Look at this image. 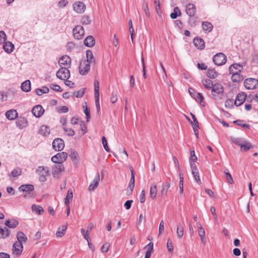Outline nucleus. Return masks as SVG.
<instances>
[{"label":"nucleus","instance_id":"nucleus-47","mask_svg":"<svg viewBox=\"0 0 258 258\" xmlns=\"http://www.w3.org/2000/svg\"><path fill=\"white\" fill-rule=\"evenodd\" d=\"M36 172L39 174H42L43 173L49 174V171L48 167L44 166H39L36 169Z\"/></svg>","mask_w":258,"mask_h":258},{"label":"nucleus","instance_id":"nucleus-14","mask_svg":"<svg viewBox=\"0 0 258 258\" xmlns=\"http://www.w3.org/2000/svg\"><path fill=\"white\" fill-rule=\"evenodd\" d=\"M193 42L194 43L195 47H197L198 49L202 50L205 48V41L201 37H195L193 40Z\"/></svg>","mask_w":258,"mask_h":258},{"label":"nucleus","instance_id":"nucleus-60","mask_svg":"<svg viewBox=\"0 0 258 258\" xmlns=\"http://www.w3.org/2000/svg\"><path fill=\"white\" fill-rule=\"evenodd\" d=\"M84 113L86 115V120L87 122L89 121V120L90 119V109L88 107L86 106V108L84 110Z\"/></svg>","mask_w":258,"mask_h":258},{"label":"nucleus","instance_id":"nucleus-41","mask_svg":"<svg viewBox=\"0 0 258 258\" xmlns=\"http://www.w3.org/2000/svg\"><path fill=\"white\" fill-rule=\"evenodd\" d=\"M87 60L85 61L88 63L95 62V59L94 58L92 52L90 50H87L86 51Z\"/></svg>","mask_w":258,"mask_h":258},{"label":"nucleus","instance_id":"nucleus-43","mask_svg":"<svg viewBox=\"0 0 258 258\" xmlns=\"http://www.w3.org/2000/svg\"><path fill=\"white\" fill-rule=\"evenodd\" d=\"M202 84L207 89H212L214 86L213 82L210 79H205L202 80Z\"/></svg>","mask_w":258,"mask_h":258},{"label":"nucleus","instance_id":"nucleus-38","mask_svg":"<svg viewBox=\"0 0 258 258\" xmlns=\"http://www.w3.org/2000/svg\"><path fill=\"white\" fill-rule=\"evenodd\" d=\"M5 225L11 228H14L18 225L19 222L18 221L12 219V220H7L5 223Z\"/></svg>","mask_w":258,"mask_h":258},{"label":"nucleus","instance_id":"nucleus-62","mask_svg":"<svg viewBox=\"0 0 258 258\" xmlns=\"http://www.w3.org/2000/svg\"><path fill=\"white\" fill-rule=\"evenodd\" d=\"M50 88L51 89L57 91V92H61L62 90L61 89L59 85H55V84H51L50 85Z\"/></svg>","mask_w":258,"mask_h":258},{"label":"nucleus","instance_id":"nucleus-4","mask_svg":"<svg viewBox=\"0 0 258 258\" xmlns=\"http://www.w3.org/2000/svg\"><path fill=\"white\" fill-rule=\"evenodd\" d=\"M56 164L52 168V174L54 177H58L62 172L64 170V167L63 163L61 162L55 163Z\"/></svg>","mask_w":258,"mask_h":258},{"label":"nucleus","instance_id":"nucleus-46","mask_svg":"<svg viewBox=\"0 0 258 258\" xmlns=\"http://www.w3.org/2000/svg\"><path fill=\"white\" fill-rule=\"evenodd\" d=\"M181 14L179 8L176 7L174 8L173 12L170 14V17L173 19H175L177 16H180Z\"/></svg>","mask_w":258,"mask_h":258},{"label":"nucleus","instance_id":"nucleus-45","mask_svg":"<svg viewBox=\"0 0 258 258\" xmlns=\"http://www.w3.org/2000/svg\"><path fill=\"white\" fill-rule=\"evenodd\" d=\"M207 75L211 79H215L218 76V74L214 69H209L207 71Z\"/></svg>","mask_w":258,"mask_h":258},{"label":"nucleus","instance_id":"nucleus-32","mask_svg":"<svg viewBox=\"0 0 258 258\" xmlns=\"http://www.w3.org/2000/svg\"><path fill=\"white\" fill-rule=\"evenodd\" d=\"M232 75L231 80L233 82H238L242 80V76L240 75V73L231 72L230 73Z\"/></svg>","mask_w":258,"mask_h":258},{"label":"nucleus","instance_id":"nucleus-55","mask_svg":"<svg viewBox=\"0 0 258 258\" xmlns=\"http://www.w3.org/2000/svg\"><path fill=\"white\" fill-rule=\"evenodd\" d=\"M102 144L104 149L107 152H110V149L107 145V140L105 137H103L102 138Z\"/></svg>","mask_w":258,"mask_h":258},{"label":"nucleus","instance_id":"nucleus-61","mask_svg":"<svg viewBox=\"0 0 258 258\" xmlns=\"http://www.w3.org/2000/svg\"><path fill=\"white\" fill-rule=\"evenodd\" d=\"M85 93V89H81L74 93V95L77 98L82 97Z\"/></svg>","mask_w":258,"mask_h":258},{"label":"nucleus","instance_id":"nucleus-16","mask_svg":"<svg viewBox=\"0 0 258 258\" xmlns=\"http://www.w3.org/2000/svg\"><path fill=\"white\" fill-rule=\"evenodd\" d=\"M100 181V175L99 172H97L96 175L88 187L89 191L94 190L98 185Z\"/></svg>","mask_w":258,"mask_h":258},{"label":"nucleus","instance_id":"nucleus-23","mask_svg":"<svg viewBox=\"0 0 258 258\" xmlns=\"http://www.w3.org/2000/svg\"><path fill=\"white\" fill-rule=\"evenodd\" d=\"M6 117L11 120L15 119L18 117V113L16 110L11 109L6 113Z\"/></svg>","mask_w":258,"mask_h":258},{"label":"nucleus","instance_id":"nucleus-21","mask_svg":"<svg viewBox=\"0 0 258 258\" xmlns=\"http://www.w3.org/2000/svg\"><path fill=\"white\" fill-rule=\"evenodd\" d=\"M16 126L20 129L25 127L27 125V120L25 117H20L16 122Z\"/></svg>","mask_w":258,"mask_h":258},{"label":"nucleus","instance_id":"nucleus-20","mask_svg":"<svg viewBox=\"0 0 258 258\" xmlns=\"http://www.w3.org/2000/svg\"><path fill=\"white\" fill-rule=\"evenodd\" d=\"M58 62L61 67L62 65L69 66L70 67L71 63V59L68 55H63L59 58Z\"/></svg>","mask_w":258,"mask_h":258},{"label":"nucleus","instance_id":"nucleus-33","mask_svg":"<svg viewBox=\"0 0 258 258\" xmlns=\"http://www.w3.org/2000/svg\"><path fill=\"white\" fill-rule=\"evenodd\" d=\"M202 28L205 32H210L212 31L213 26L210 22L206 21L202 23Z\"/></svg>","mask_w":258,"mask_h":258},{"label":"nucleus","instance_id":"nucleus-42","mask_svg":"<svg viewBox=\"0 0 258 258\" xmlns=\"http://www.w3.org/2000/svg\"><path fill=\"white\" fill-rule=\"evenodd\" d=\"M32 211L38 215H41L44 212L41 206L34 204L32 206Z\"/></svg>","mask_w":258,"mask_h":258},{"label":"nucleus","instance_id":"nucleus-44","mask_svg":"<svg viewBox=\"0 0 258 258\" xmlns=\"http://www.w3.org/2000/svg\"><path fill=\"white\" fill-rule=\"evenodd\" d=\"M49 91V90L48 87L46 86H43L42 89L37 88L35 89V92L37 95L41 96L43 94L47 93Z\"/></svg>","mask_w":258,"mask_h":258},{"label":"nucleus","instance_id":"nucleus-22","mask_svg":"<svg viewBox=\"0 0 258 258\" xmlns=\"http://www.w3.org/2000/svg\"><path fill=\"white\" fill-rule=\"evenodd\" d=\"M243 70V67L241 65L238 63H234L231 65L229 68V73L231 72L240 73Z\"/></svg>","mask_w":258,"mask_h":258},{"label":"nucleus","instance_id":"nucleus-18","mask_svg":"<svg viewBox=\"0 0 258 258\" xmlns=\"http://www.w3.org/2000/svg\"><path fill=\"white\" fill-rule=\"evenodd\" d=\"M186 13L189 17H192L196 13V8L193 4L189 3L186 5Z\"/></svg>","mask_w":258,"mask_h":258},{"label":"nucleus","instance_id":"nucleus-3","mask_svg":"<svg viewBox=\"0 0 258 258\" xmlns=\"http://www.w3.org/2000/svg\"><path fill=\"white\" fill-rule=\"evenodd\" d=\"M56 76L60 80H66L70 77V72L67 68L61 67L56 72Z\"/></svg>","mask_w":258,"mask_h":258},{"label":"nucleus","instance_id":"nucleus-64","mask_svg":"<svg viewBox=\"0 0 258 258\" xmlns=\"http://www.w3.org/2000/svg\"><path fill=\"white\" fill-rule=\"evenodd\" d=\"M146 200L145 191L144 190H142L140 196V202L141 203L145 202Z\"/></svg>","mask_w":258,"mask_h":258},{"label":"nucleus","instance_id":"nucleus-53","mask_svg":"<svg viewBox=\"0 0 258 258\" xmlns=\"http://www.w3.org/2000/svg\"><path fill=\"white\" fill-rule=\"evenodd\" d=\"M81 23L84 25H89L91 23V20L88 16H83L81 19Z\"/></svg>","mask_w":258,"mask_h":258},{"label":"nucleus","instance_id":"nucleus-37","mask_svg":"<svg viewBox=\"0 0 258 258\" xmlns=\"http://www.w3.org/2000/svg\"><path fill=\"white\" fill-rule=\"evenodd\" d=\"M73 198V192L72 189H69L68 191L67 195L64 199V204L66 206H68L70 204L71 200Z\"/></svg>","mask_w":258,"mask_h":258},{"label":"nucleus","instance_id":"nucleus-51","mask_svg":"<svg viewBox=\"0 0 258 258\" xmlns=\"http://www.w3.org/2000/svg\"><path fill=\"white\" fill-rule=\"evenodd\" d=\"M243 120L238 119V120L234 121L233 123L238 125L242 126L243 128H247V129L249 128V127H250L249 125L247 124H245V123H243Z\"/></svg>","mask_w":258,"mask_h":258},{"label":"nucleus","instance_id":"nucleus-48","mask_svg":"<svg viewBox=\"0 0 258 258\" xmlns=\"http://www.w3.org/2000/svg\"><path fill=\"white\" fill-rule=\"evenodd\" d=\"M94 95L95 97H99V83L97 80L94 81Z\"/></svg>","mask_w":258,"mask_h":258},{"label":"nucleus","instance_id":"nucleus-34","mask_svg":"<svg viewBox=\"0 0 258 258\" xmlns=\"http://www.w3.org/2000/svg\"><path fill=\"white\" fill-rule=\"evenodd\" d=\"M189 160L190 167L196 166L195 162L197 160V157L195 155L194 150L190 151Z\"/></svg>","mask_w":258,"mask_h":258},{"label":"nucleus","instance_id":"nucleus-10","mask_svg":"<svg viewBox=\"0 0 258 258\" xmlns=\"http://www.w3.org/2000/svg\"><path fill=\"white\" fill-rule=\"evenodd\" d=\"M188 92L190 95L194 98L197 102H199L201 105L204 99V97L201 93H197L194 89L189 88Z\"/></svg>","mask_w":258,"mask_h":258},{"label":"nucleus","instance_id":"nucleus-35","mask_svg":"<svg viewBox=\"0 0 258 258\" xmlns=\"http://www.w3.org/2000/svg\"><path fill=\"white\" fill-rule=\"evenodd\" d=\"M67 229V225H63L61 227H58L56 233V236L57 237H61L63 236L66 233V231Z\"/></svg>","mask_w":258,"mask_h":258},{"label":"nucleus","instance_id":"nucleus-28","mask_svg":"<svg viewBox=\"0 0 258 258\" xmlns=\"http://www.w3.org/2000/svg\"><path fill=\"white\" fill-rule=\"evenodd\" d=\"M191 171H192V174L193 176L194 177L195 180L198 183H201V179L200 178L199 173L198 171V169L197 168V166H194V167H190Z\"/></svg>","mask_w":258,"mask_h":258},{"label":"nucleus","instance_id":"nucleus-12","mask_svg":"<svg viewBox=\"0 0 258 258\" xmlns=\"http://www.w3.org/2000/svg\"><path fill=\"white\" fill-rule=\"evenodd\" d=\"M246 98V94L243 92L238 93L237 95L236 98L234 101V104L236 106H239L242 105L245 101Z\"/></svg>","mask_w":258,"mask_h":258},{"label":"nucleus","instance_id":"nucleus-36","mask_svg":"<svg viewBox=\"0 0 258 258\" xmlns=\"http://www.w3.org/2000/svg\"><path fill=\"white\" fill-rule=\"evenodd\" d=\"M17 238L18 241L17 242H20L22 243L23 242H26L27 240V237L26 235L21 231H19L17 234Z\"/></svg>","mask_w":258,"mask_h":258},{"label":"nucleus","instance_id":"nucleus-8","mask_svg":"<svg viewBox=\"0 0 258 258\" xmlns=\"http://www.w3.org/2000/svg\"><path fill=\"white\" fill-rule=\"evenodd\" d=\"M52 147L55 151H61L64 147L63 141L60 138L55 139L52 142Z\"/></svg>","mask_w":258,"mask_h":258},{"label":"nucleus","instance_id":"nucleus-7","mask_svg":"<svg viewBox=\"0 0 258 258\" xmlns=\"http://www.w3.org/2000/svg\"><path fill=\"white\" fill-rule=\"evenodd\" d=\"M74 37L75 39L80 40L84 35L85 31L81 25L76 26L73 30Z\"/></svg>","mask_w":258,"mask_h":258},{"label":"nucleus","instance_id":"nucleus-13","mask_svg":"<svg viewBox=\"0 0 258 258\" xmlns=\"http://www.w3.org/2000/svg\"><path fill=\"white\" fill-rule=\"evenodd\" d=\"M44 109L40 105L35 106L32 109V114L36 117H41L44 113Z\"/></svg>","mask_w":258,"mask_h":258},{"label":"nucleus","instance_id":"nucleus-29","mask_svg":"<svg viewBox=\"0 0 258 258\" xmlns=\"http://www.w3.org/2000/svg\"><path fill=\"white\" fill-rule=\"evenodd\" d=\"M252 148H253L252 144L248 141H244L240 147V150L242 152H246Z\"/></svg>","mask_w":258,"mask_h":258},{"label":"nucleus","instance_id":"nucleus-9","mask_svg":"<svg viewBox=\"0 0 258 258\" xmlns=\"http://www.w3.org/2000/svg\"><path fill=\"white\" fill-rule=\"evenodd\" d=\"M79 69L80 74L86 75L90 69V63L86 61H83L80 62Z\"/></svg>","mask_w":258,"mask_h":258},{"label":"nucleus","instance_id":"nucleus-11","mask_svg":"<svg viewBox=\"0 0 258 258\" xmlns=\"http://www.w3.org/2000/svg\"><path fill=\"white\" fill-rule=\"evenodd\" d=\"M131 177L130 179V181L128 185V188L127 189V194L128 195H131L132 194L133 190L134 189L135 186V173L133 170V169L131 170Z\"/></svg>","mask_w":258,"mask_h":258},{"label":"nucleus","instance_id":"nucleus-5","mask_svg":"<svg viewBox=\"0 0 258 258\" xmlns=\"http://www.w3.org/2000/svg\"><path fill=\"white\" fill-rule=\"evenodd\" d=\"M68 157V154L66 152H62L58 153L51 158V161L53 163L63 162L66 161Z\"/></svg>","mask_w":258,"mask_h":258},{"label":"nucleus","instance_id":"nucleus-30","mask_svg":"<svg viewBox=\"0 0 258 258\" xmlns=\"http://www.w3.org/2000/svg\"><path fill=\"white\" fill-rule=\"evenodd\" d=\"M39 132L43 136H47L50 134V128L48 126L42 125L40 126Z\"/></svg>","mask_w":258,"mask_h":258},{"label":"nucleus","instance_id":"nucleus-40","mask_svg":"<svg viewBox=\"0 0 258 258\" xmlns=\"http://www.w3.org/2000/svg\"><path fill=\"white\" fill-rule=\"evenodd\" d=\"M10 235V231L6 227L0 228V238L5 239Z\"/></svg>","mask_w":258,"mask_h":258},{"label":"nucleus","instance_id":"nucleus-54","mask_svg":"<svg viewBox=\"0 0 258 258\" xmlns=\"http://www.w3.org/2000/svg\"><path fill=\"white\" fill-rule=\"evenodd\" d=\"M232 142L240 147L242 143L244 142V140L240 138H234L232 139Z\"/></svg>","mask_w":258,"mask_h":258},{"label":"nucleus","instance_id":"nucleus-19","mask_svg":"<svg viewBox=\"0 0 258 258\" xmlns=\"http://www.w3.org/2000/svg\"><path fill=\"white\" fill-rule=\"evenodd\" d=\"M34 189L33 185L28 184L21 185L19 187V190L20 191L26 192L28 194H30L31 192L33 191Z\"/></svg>","mask_w":258,"mask_h":258},{"label":"nucleus","instance_id":"nucleus-39","mask_svg":"<svg viewBox=\"0 0 258 258\" xmlns=\"http://www.w3.org/2000/svg\"><path fill=\"white\" fill-rule=\"evenodd\" d=\"M157 185L156 184L154 183L152 184V185L150 187V198L152 199H154L157 195Z\"/></svg>","mask_w":258,"mask_h":258},{"label":"nucleus","instance_id":"nucleus-49","mask_svg":"<svg viewBox=\"0 0 258 258\" xmlns=\"http://www.w3.org/2000/svg\"><path fill=\"white\" fill-rule=\"evenodd\" d=\"M224 173L225 175L227 181L230 184L233 183V180L232 177L231 175L229 173L228 170L227 169H226L225 170H224Z\"/></svg>","mask_w":258,"mask_h":258},{"label":"nucleus","instance_id":"nucleus-50","mask_svg":"<svg viewBox=\"0 0 258 258\" xmlns=\"http://www.w3.org/2000/svg\"><path fill=\"white\" fill-rule=\"evenodd\" d=\"M22 173V170L21 168L17 167L15 169H14L11 173V175L13 177H18V176L20 175Z\"/></svg>","mask_w":258,"mask_h":258},{"label":"nucleus","instance_id":"nucleus-57","mask_svg":"<svg viewBox=\"0 0 258 258\" xmlns=\"http://www.w3.org/2000/svg\"><path fill=\"white\" fill-rule=\"evenodd\" d=\"M7 36L4 31H0V44L4 43L6 40Z\"/></svg>","mask_w":258,"mask_h":258},{"label":"nucleus","instance_id":"nucleus-63","mask_svg":"<svg viewBox=\"0 0 258 258\" xmlns=\"http://www.w3.org/2000/svg\"><path fill=\"white\" fill-rule=\"evenodd\" d=\"M109 245L110 244L108 243H104L101 247L102 252L103 253H106L109 250Z\"/></svg>","mask_w":258,"mask_h":258},{"label":"nucleus","instance_id":"nucleus-17","mask_svg":"<svg viewBox=\"0 0 258 258\" xmlns=\"http://www.w3.org/2000/svg\"><path fill=\"white\" fill-rule=\"evenodd\" d=\"M74 10L78 13H83L86 9L85 5L81 2L75 3L73 5Z\"/></svg>","mask_w":258,"mask_h":258},{"label":"nucleus","instance_id":"nucleus-58","mask_svg":"<svg viewBox=\"0 0 258 258\" xmlns=\"http://www.w3.org/2000/svg\"><path fill=\"white\" fill-rule=\"evenodd\" d=\"M70 157L74 161H77L78 157V153L75 150H72Z\"/></svg>","mask_w":258,"mask_h":258},{"label":"nucleus","instance_id":"nucleus-52","mask_svg":"<svg viewBox=\"0 0 258 258\" xmlns=\"http://www.w3.org/2000/svg\"><path fill=\"white\" fill-rule=\"evenodd\" d=\"M176 232L178 238H180L183 236V228L180 224L177 225Z\"/></svg>","mask_w":258,"mask_h":258},{"label":"nucleus","instance_id":"nucleus-24","mask_svg":"<svg viewBox=\"0 0 258 258\" xmlns=\"http://www.w3.org/2000/svg\"><path fill=\"white\" fill-rule=\"evenodd\" d=\"M170 186V184L169 182H166L162 184V189L160 191V195L162 197H165L167 196Z\"/></svg>","mask_w":258,"mask_h":258},{"label":"nucleus","instance_id":"nucleus-27","mask_svg":"<svg viewBox=\"0 0 258 258\" xmlns=\"http://www.w3.org/2000/svg\"><path fill=\"white\" fill-rule=\"evenodd\" d=\"M21 88L24 92H29L31 90V82L30 80H27L23 82L21 84Z\"/></svg>","mask_w":258,"mask_h":258},{"label":"nucleus","instance_id":"nucleus-31","mask_svg":"<svg viewBox=\"0 0 258 258\" xmlns=\"http://www.w3.org/2000/svg\"><path fill=\"white\" fill-rule=\"evenodd\" d=\"M197 225L198 226V233L200 237H201V239L203 242H205L206 239L205 237V232L204 229L202 227L201 224L200 223H197Z\"/></svg>","mask_w":258,"mask_h":258},{"label":"nucleus","instance_id":"nucleus-2","mask_svg":"<svg viewBox=\"0 0 258 258\" xmlns=\"http://www.w3.org/2000/svg\"><path fill=\"white\" fill-rule=\"evenodd\" d=\"M214 63L218 66H222L227 61L226 56L222 52L216 53L213 57Z\"/></svg>","mask_w":258,"mask_h":258},{"label":"nucleus","instance_id":"nucleus-25","mask_svg":"<svg viewBox=\"0 0 258 258\" xmlns=\"http://www.w3.org/2000/svg\"><path fill=\"white\" fill-rule=\"evenodd\" d=\"M84 43L85 46L91 47L95 45V41L92 36H88L84 40Z\"/></svg>","mask_w":258,"mask_h":258},{"label":"nucleus","instance_id":"nucleus-1","mask_svg":"<svg viewBox=\"0 0 258 258\" xmlns=\"http://www.w3.org/2000/svg\"><path fill=\"white\" fill-rule=\"evenodd\" d=\"M212 90V95L215 100H220L224 95V87L220 83L215 84Z\"/></svg>","mask_w":258,"mask_h":258},{"label":"nucleus","instance_id":"nucleus-6","mask_svg":"<svg viewBox=\"0 0 258 258\" xmlns=\"http://www.w3.org/2000/svg\"><path fill=\"white\" fill-rule=\"evenodd\" d=\"M244 85L247 89L252 90L256 88L258 85V80L251 78H247L245 80Z\"/></svg>","mask_w":258,"mask_h":258},{"label":"nucleus","instance_id":"nucleus-15","mask_svg":"<svg viewBox=\"0 0 258 258\" xmlns=\"http://www.w3.org/2000/svg\"><path fill=\"white\" fill-rule=\"evenodd\" d=\"M23 246L20 242H15L13 246V252L14 254L20 255L22 252Z\"/></svg>","mask_w":258,"mask_h":258},{"label":"nucleus","instance_id":"nucleus-26","mask_svg":"<svg viewBox=\"0 0 258 258\" xmlns=\"http://www.w3.org/2000/svg\"><path fill=\"white\" fill-rule=\"evenodd\" d=\"M3 48L6 52L10 53L13 51L14 48V45L12 42L8 41L4 43Z\"/></svg>","mask_w":258,"mask_h":258},{"label":"nucleus","instance_id":"nucleus-56","mask_svg":"<svg viewBox=\"0 0 258 258\" xmlns=\"http://www.w3.org/2000/svg\"><path fill=\"white\" fill-rule=\"evenodd\" d=\"M167 247L169 252H170L171 253H173V243L172 242V241L170 240V239H168L167 240Z\"/></svg>","mask_w":258,"mask_h":258},{"label":"nucleus","instance_id":"nucleus-59","mask_svg":"<svg viewBox=\"0 0 258 258\" xmlns=\"http://www.w3.org/2000/svg\"><path fill=\"white\" fill-rule=\"evenodd\" d=\"M64 132L67 133V135L69 136H73L75 135V131L70 128L63 127Z\"/></svg>","mask_w":258,"mask_h":258}]
</instances>
